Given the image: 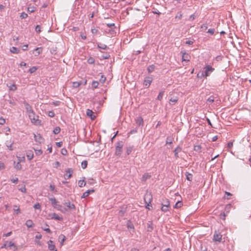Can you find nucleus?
<instances>
[{"label": "nucleus", "instance_id": "nucleus-1", "mask_svg": "<svg viewBox=\"0 0 251 251\" xmlns=\"http://www.w3.org/2000/svg\"><path fill=\"white\" fill-rule=\"evenodd\" d=\"M161 210L164 212H167L169 210L170 201L167 199H162L161 201Z\"/></svg>", "mask_w": 251, "mask_h": 251}, {"label": "nucleus", "instance_id": "nucleus-2", "mask_svg": "<svg viewBox=\"0 0 251 251\" xmlns=\"http://www.w3.org/2000/svg\"><path fill=\"white\" fill-rule=\"evenodd\" d=\"M215 69L210 65H206L204 68V71L202 73V75L205 76H209L211 73L214 71Z\"/></svg>", "mask_w": 251, "mask_h": 251}, {"label": "nucleus", "instance_id": "nucleus-3", "mask_svg": "<svg viewBox=\"0 0 251 251\" xmlns=\"http://www.w3.org/2000/svg\"><path fill=\"white\" fill-rule=\"evenodd\" d=\"M123 147V144L122 141L118 142L117 143V145L116 146V151H115V154L117 156H120L122 152Z\"/></svg>", "mask_w": 251, "mask_h": 251}, {"label": "nucleus", "instance_id": "nucleus-4", "mask_svg": "<svg viewBox=\"0 0 251 251\" xmlns=\"http://www.w3.org/2000/svg\"><path fill=\"white\" fill-rule=\"evenodd\" d=\"M28 115L32 123L35 125L38 124L39 123L38 116L35 115L34 111L28 114Z\"/></svg>", "mask_w": 251, "mask_h": 251}, {"label": "nucleus", "instance_id": "nucleus-5", "mask_svg": "<svg viewBox=\"0 0 251 251\" xmlns=\"http://www.w3.org/2000/svg\"><path fill=\"white\" fill-rule=\"evenodd\" d=\"M181 53L182 54V61L188 62L190 61V56L185 50H182Z\"/></svg>", "mask_w": 251, "mask_h": 251}, {"label": "nucleus", "instance_id": "nucleus-6", "mask_svg": "<svg viewBox=\"0 0 251 251\" xmlns=\"http://www.w3.org/2000/svg\"><path fill=\"white\" fill-rule=\"evenodd\" d=\"M222 235L219 232H215L213 235V240L220 242L222 240Z\"/></svg>", "mask_w": 251, "mask_h": 251}, {"label": "nucleus", "instance_id": "nucleus-7", "mask_svg": "<svg viewBox=\"0 0 251 251\" xmlns=\"http://www.w3.org/2000/svg\"><path fill=\"white\" fill-rule=\"evenodd\" d=\"M73 171L74 170L72 168H68L67 170H66V174L65 175V178L66 179H69L71 178L72 176Z\"/></svg>", "mask_w": 251, "mask_h": 251}, {"label": "nucleus", "instance_id": "nucleus-8", "mask_svg": "<svg viewBox=\"0 0 251 251\" xmlns=\"http://www.w3.org/2000/svg\"><path fill=\"white\" fill-rule=\"evenodd\" d=\"M152 81V78L151 77H146L144 80V85L148 88L151 85V82Z\"/></svg>", "mask_w": 251, "mask_h": 251}, {"label": "nucleus", "instance_id": "nucleus-9", "mask_svg": "<svg viewBox=\"0 0 251 251\" xmlns=\"http://www.w3.org/2000/svg\"><path fill=\"white\" fill-rule=\"evenodd\" d=\"M144 200L146 203H151L152 200V196L151 193H147L145 196Z\"/></svg>", "mask_w": 251, "mask_h": 251}, {"label": "nucleus", "instance_id": "nucleus-10", "mask_svg": "<svg viewBox=\"0 0 251 251\" xmlns=\"http://www.w3.org/2000/svg\"><path fill=\"white\" fill-rule=\"evenodd\" d=\"M24 104L25 106V109L28 114L33 111L31 106L27 102H25Z\"/></svg>", "mask_w": 251, "mask_h": 251}, {"label": "nucleus", "instance_id": "nucleus-11", "mask_svg": "<svg viewBox=\"0 0 251 251\" xmlns=\"http://www.w3.org/2000/svg\"><path fill=\"white\" fill-rule=\"evenodd\" d=\"M126 211V207L125 206H123L121 207V209L119 210L118 212L119 216L121 217H123Z\"/></svg>", "mask_w": 251, "mask_h": 251}, {"label": "nucleus", "instance_id": "nucleus-12", "mask_svg": "<svg viewBox=\"0 0 251 251\" xmlns=\"http://www.w3.org/2000/svg\"><path fill=\"white\" fill-rule=\"evenodd\" d=\"M64 204L66 205L70 210H75V207L73 203H71L70 201L66 202Z\"/></svg>", "mask_w": 251, "mask_h": 251}, {"label": "nucleus", "instance_id": "nucleus-13", "mask_svg": "<svg viewBox=\"0 0 251 251\" xmlns=\"http://www.w3.org/2000/svg\"><path fill=\"white\" fill-rule=\"evenodd\" d=\"M181 148L179 146H177L174 151V152L175 153V156L176 158H177L179 157L178 156V152H180L181 151Z\"/></svg>", "mask_w": 251, "mask_h": 251}, {"label": "nucleus", "instance_id": "nucleus-14", "mask_svg": "<svg viewBox=\"0 0 251 251\" xmlns=\"http://www.w3.org/2000/svg\"><path fill=\"white\" fill-rule=\"evenodd\" d=\"M48 248L50 251H54L55 248V245L53 244V241L51 240H49L48 242Z\"/></svg>", "mask_w": 251, "mask_h": 251}, {"label": "nucleus", "instance_id": "nucleus-15", "mask_svg": "<svg viewBox=\"0 0 251 251\" xmlns=\"http://www.w3.org/2000/svg\"><path fill=\"white\" fill-rule=\"evenodd\" d=\"M94 192V189H91V190H88L86 191V192L83 193V194H82V195L81 196V198H85L87 197L91 193H93Z\"/></svg>", "mask_w": 251, "mask_h": 251}, {"label": "nucleus", "instance_id": "nucleus-16", "mask_svg": "<svg viewBox=\"0 0 251 251\" xmlns=\"http://www.w3.org/2000/svg\"><path fill=\"white\" fill-rule=\"evenodd\" d=\"M136 123L139 126H143L144 124L143 119L141 117H138L136 119Z\"/></svg>", "mask_w": 251, "mask_h": 251}, {"label": "nucleus", "instance_id": "nucleus-17", "mask_svg": "<svg viewBox=\"0 0 251 251\" xmlns=\"http://www.w3.org/2000/svg\"><path fill=\"white\" fill-rule=\"evenodd\" d=\"M86 114L88 117H90L92 120L95 118V116L93 115V112L92 110L88 109L86 111Z\"/></svg>", "mask_w": 251, "mask_h": 251}, {"label": "nucleus", "instance_id": "nucleus-18", "mask_svg": "<svg viewBox=\"0 0 251 251\" xmlns=\"http://www.w3.org/2000/svg\"><path fill=\"white\" fill-rule=\"evenodd\" d=\"M49 200L51 201L52 206L55 208V206L57 205L58 202L55 198H50Z\"/></svg>", "mask_w": 251, "mask_h": 251}, {"label": "nucleus", "instance_id": "nucleus-19", "mask_svg": "<svg viewBox=\"0 0 251 251\" xmlns=\"http://www.w3.org/2000/svg\"><path fill=\"white\" fill-rule=\"evenodd\" d=\"M7 85L10 91H15L17 89L16 85L15 84H7Z\"/></svg>", "mask_w": 251, "mask_h": 251}, {"label": "nucleus", "instance_id": "nucleus-20", "mask_svg": "<svg viewBox=\"0 0 251 251\" xmlns=\"http://www.w3.org/2000/svg\"><path fill=\"white\" fill-rule=\"evenodd\" d=\"M26 156L29 160H31L33 157V153L32 151H29L26 152Z\"/></svg>", "mask_w": 251, "mask_h": 251}, {"label": "nucleus", "instance_id": "nucleus-21", "mask_svg": "<svg viewBox=\"0 0 251 251\" xmlns=\"http://www.w3.org/2000/svg\"><path fill=\"white\" fill-rule=\"evenodd\" d=\"M14 168L17 170H21L22 169V165L21 163L19 162H16V161L14 162Z\"/></svg>", "mask_w": 251, "mask_h": 251}, {"label": "nucleus", "instance_id": "nucleus-22", "mask_svg": "<svg viewBox=\"0 0 251 251\" xmlns=\"http://www.w3.org/2000/svg\"><path fill=\"white\" fill-rule=\"evenodd\" d=\"M25 225L27 227L29 228L32 227L33 226L34 224L31 220H28L26 221L25 223Z\"/></svg>", "mask_w": 251, "mask_h": 251}, {"label": "nucleus", "instance_id": "nucleus-23", "mask_svg": "<svg viewBox=\"0 0 251 251\" xmlns=\"http://www.w3.org/2000/svg\"><path fill=\"white\" fill-rule=\"evenodd\" d=\"M151 176L149 174L146 173L143 176L142 180V181H146L148 179L151 178Z\"/></svg>", "mask_w": 251, "mask_h": 251}, {"label": "nucleus", "instance_id": "nucleus-24", "mask_svg": "<svg viewBox=\"0 0 251 251\" xmlns=\"http://www.w3.org/2000/svg\"><path fill=\"white\" fill-rule=\"evenodd\" d=\"M10 51L14 53H19L20 52V50L15 47H13L11 48Z\"/></svg>", "mask_w": 251, "mask_h": 251}, {"label": "nucleus", "instance_id": "nucleus-25", "mask_svg": "<svg viewBox=\"0 0 251 251\" xmlns=\"http://www.w3.org/2000/svg\"><path fill=\"white\" fill-rule=\"evenodd\" d=\"M133 146H129L126 147V152L127 155H129L131 153L133 150Z\"/></svg>", "mask_w": 251, "mask_h": 251}, {"label": "nucleus", "instance_id": "nucleus-26", "mask_svg": "<svg viewBox=\"0 0 251 251\" xmlns=\"http://www.w3.org/2000/svg\"><path fill=\"white\" fill-rule=\"evenodd\" d=\"M201 145H196L194 147V150L198 152H201Z\"/></svg>", "mask_w": 251, "mask_h": 251}, {"label": "nucleus", "instance_id": "nucleus-27", "mask_svg": "<svg viewBox=\"0 0 251 251\" xmlns=\"http://www.w3.org/2000/svg\"><path fill=\"white\" fill-rule=\"evenodd\" d=\"M186 179L189 181H192L193 179V175L188 173H186Z\"/></svg>", "mask_w": 251, "mask_h": 251}, {"label": "nucleus", "instance_id": "nucleus-28", "mask_svg": "<svg viewBox=\"0 0 251 251\" xmlns=\"http://www.w3.org/2000/svg\"><path fill=\"white\" fill-rule=\"evenodd\" d=\"M34 139L36 142H38L39 143H41V140H42L40 134H38V135L34 134Z\"/></svg>", "mask_w": 251, "mask_h": 251}, {"label": "nucleus", "instance_id": "nucleus-29", "mask_svg": "<svg viewBox=\"0 0 251 251\" xmlns=\"http://www.w3.org/2000/svg\"><path fill=\"white\" fill-rule=\"evenodd\" d=\"M183 205L182 202L181 201H178L175 205L174 208H179L182 207Z\"/></svg>", "mask_w": 251, "mask_h": 251}, {"label": "nucleus", "instance_id": "nucleus-30", "mask_svg": "<svg viewBox=\"0 0 251 251\" xmlns=\"http://www.w3.org/2000/svg\"><path fill=\"white\" fill-rule=\"evenodd\" d=\"M155 66L154 65H150L148 67V71L149 72V73H151V72H152L154 69H155Z\"/></svg>", "mask_w": 251, "mask_h": 251}, {"label": "nucleus", "instance_id": "nucleus-31", "mask_svg": "<svg viewBox=\"0 0 251 251\" xmlns=\"http://www.w3.org/2000/svg\"><path fill=\"white\" fill-rule=\"evenodd\" d=\"M78 184L79 187H82L86 185V182L84 181V180H80L78 182Z\"/></svg>", "mask_w": 251, "mask_h": 251}, {"label": "nucleus", "instance_id": "nucleus-32", "mask_svg": "<svg viewBox=\"0 0 251 251\" xmlns=\"http://www.w3.org/2000/svg\"><path fill=\"white\" fill-rule=\"evenodd\" d=\"M164 91H161V92H160V93H159V95H158L157 98V99L158 100H162L163 96L164 95Z\"/></svg>", "mask_w": 251, "mask_h": 251}, {"label": "nucleus", "instance_id": "nucleus-33", "mask_svg": "<svg viewBox=\"0 0 251 251\" xmlns=\"http://www.w3.org/2000/svg\"><path fill=\"white\" fill-rule=\"evenodd\" d=\"M99 82L97 81H93L92 83V86L93 88H97L99 85Z\"/></svg>", "mask_w": 251, "mask_h": 251}, {"label": "nucleus", "instance_id": "nucleus-34", "mask_svg": "<svg viewBox=\"0 0 251 251\" xmlns=\"http://www.w3.org/2000/svg\"><path fill=\"white\" fill-rule=\"evenodd\" d=\"M52 219H54L56 220H62V218L59 217L58 215L56 214L55 213L53 214V216L51 218Z\"/></svg>", "mask_w": 251, "mask_h": 251}, {"label": "nucleus", "instance_id": "nucleus-35", "mask_svg": "<svg viewBox=\"0 0 251 251\" xmlns=\"http://www.w3.org/2000/svg\"><path fill=\"white\" fill-rule=\"evenodd\" d=\"M81 82H77V81L73 82V87L74 88H77L81 85Z\"/></svg>", "mask_w": 251, "mask_h": 251}, {"label": "nucleus", "instance_id": "nucleus-36", "mask_svg": "<svg viewBox=\"0 0 251 251\" xmlns=\"http://www.w3.org/2000/svg\"><path fill=\"white\" fill-rule=\"evenodd\" d=\"M38 69V68L37 67H35V66H33L32 67H31V68H30L29 70H28V72L30 73V74H32L34 72H35Z\"/></svg>", "mask_w": 251, "mask_h": 251}, {"label": "nucleus", "instance_id": "nucleus-37", "mask_svg": "<svg viewBox=\"0 0 251 251\" xmlns=\"http://www.w3.org/2000/svg\"><path fill=\"white\" fill-rule=\"evenodd\" d=\"M207 101L209 103H212L215 101V97L213 96H211L209 97L208 99L207 100Z\"/></svg>", "mask_w": 251, "mask_h": 251}, {"label": "nucleus", "instance_id": "nucleus-38", "mask_svg": "<svg viewBox=\"0 0 251 251\" xmlns=\"http://www.w3.org/2000/svg\"><path fill=\"white\" fill-rule=\"evenodd\" d=\"M60 131V128L58 126H57L56 127H55L53 129V133L54 134H58Z\"/></svg>", "mask_w": 251, "mask_h": 251}, {"label": "nucleus", "instance_id": "nucleus-39", "mask_svg": "<svg viewBox=\"0 0 251 251\" xmlns=\"http://www.w3.org/2000/svg\"><path fill=\"white\" fill-rule=\"evenodd\" d=\"M87 62L90 64H93L95 63V59L93 57H90L88 59Z\"/></svg>", "mask_w": 251, "mask_h": 251}, {"label": "nucleus", "instance_id": "nucleus-40", "mask_svg": "<svg viewBox=\"0 0 251 251\" xmlns=\"http://www.w3.org/2000/svg\"><path fill=\"white\" fill-rule=\"evenodd\" d=\"M18 159V162H22L25 161V157L24 156H17Z\"/></svg>", "mask_w": 251, "mask_h": 251}, {"label": "nucleus", "instance_id": "nucleus-41", "mask_svg": "<svg viewBox=\"0 0 251 251\" xmlns=\"http://www.w3.org/2000/svg\"><path fill=\"white\" fill-rule=\"evenodd\" d=\"M87 161L86 160H84L81 163V167L84 169H85L87 166Z\"/></svg>", "mask_w": 251, "mask_h": 251}, {"label": "nucleus", "instance_id": "nucleus-42", "mask_svg": "<svg viewBox=\"0 0 251 251\" xmlns=\"http://www.w3.org/2000/svg\"><path fill=\"white\" fill-rule=\"evenodd\" d=\"M65 238H66L65 236L63 234H61L59 236V239H61V241L60 242L61 245H62L63 244V243L65 240Z\"/></svg>", "mask_w": 251, "mask_h": 251}, {"label": "nucleus", "instance_id": "nucleus-43", "mask_svg": "<svg viewBox=\"0 0 251 251\" xmlns=\"http://www.w3.org/2000/svg\"><path fill=\"white\" fill-rule=\"evenodd\" d=\"M105 80H106V77L103 75H101L100 76V81L101 83H103L105 82Z\"/></svg>", "mask_w": 251, "mask_h": 251}, {"label": "nucleus", "instance_id": "nucleus-44", "mask_svg": "<svg viewBox=\"0 0 251 251\" xmlns=\"http://www.w3.org/2000/svg\"><path fill=\"white\" fill-rule=\"evenodd\" d=\"M56 208L58 210H59L61 212H64V211L63 210V208H62V206L60 205V204H57V205L56 206H55V208Z\"/></svg>", "mask_w": 251, "mask_h": 251}, {"label": "nucleus", "instance_id": "nucleus-45", "mask_svg": "<svg viewBox=\"0 0 251 251\" xmlns=\"http://www.w3.org/2000/svg\"><path fill=\"white\" fill-rule=\"evenodd\" d=\"M98 47L99 48L103 49V50L107 48L106 45H105L104 44H99L98 45Z\"/></svg>", "mask_w": 251, "mask_h": 251}, {"label": "nucleus", "instance_id": "nucleus-46", "mask_svg": "<svg viewBox=\"0 0 251 251\" xmlns=\"http://www.w3.org/2000/svg\"><path fill=\"white\" fill-rule=\"evenodd\" d=\"M50 190L52 192H56L57 191L55 189V186L52 184H50Z\"/></svg>", "mask_w": 251, "mask_h": 251}, {"label": "nucleus", "instance_id": "nucleus-47", "mask_svg": "<svg viewBox=\"0 0 251 251\" xmlns=\"http://www.w3.org/2000/svg\"><path fill=\"white\" fill-rule=\"evenodd\" d=\"M182 14L181 12H177L175 18H176V19L178 18V19H180L182 18Z\"/></svg>", "mask_w": 251, "mask_h": 251}, {"label": "nucleus", "instance_id": "nucleus-48", "mask_svg": "<svg viewBox=\"0 0 251 251\" xmlns=\"http://www.w3.org/2000/svg\"><path fill=\"white\" fill-rule=\"evenodd\" d=\"M27 14L26 13H25V12L22 13L21 14V16H20V17L22 19H25V18H27Z\"/></svg>", "mask_w": 251, "mask_h": 251}, {"label": "nucleus", "instance_id": "nucleus-49", "mask_svg": "<svg viewBox=\"0 0 251 251\" xmlns=\"http://www.w3.org/2000/svg\"><path fill=\"white\" fill-rule=\"evenodd\" d=\"M35 31L38 33H40L41 32V26L39 25H37L35 27Z\"/></svg>", "mask_w": 251, "mask_h": 251}, {"label": "nucleus", "instance_id": "nucleus-50", "mask_svg": "<svg viewBox=\"0 0 251 251\" xmlns=\"http://www.w3.org/2000/svg\"><path fill=\"white\" fill-rule=\"evenodd\" d=\"M55 114L53 111H50L48 112V116L50 117H53Z\"/></svg>", "mask_w": 251, "mask_h": 251}, {"label": "nucleus", "instance_id": "nucleus-51", "mask_svg": "<svg viewBox=\"0 0 251 251\" xmlns=\"http://www.w3.org/2000/svg\"><path fill=\"white\" fill-rule=\"evenodd\" d=\"M214 32H215L214 28H210L207 31V33H210L211 35H213L214 33Z\"/></svg>", "mask_w": 251, "mask_h": 251}, {"label": "nucleus", "instance_id": "nucleus-52", "mask_svg": "<svg viewBox=\"0 0 251 251\" xmlns=\"http://www.w3.org/2000/svg\"><path fill=\"white\" fill-rule=\"evenodd\" d=\"M33 207L36 209H40L41 208V205L39 203H36Z\"/></svg>", "mask_w": 251, "mask_h": 251}, {"label": "nucleus", "instance_id": "nucleus-53", "mask_svg": "<svg viewBox=\"0 0 251 251\" xmlns=\"http://www.w3.org/2000/svg\"><path fill=\"white\" fill-rule=\"evenodd\" d=\"M35 153L37 155H40L42 153V151L41 150H35Z\"/></svg>", "mask_w": 251, "mask_h": 251}, {"label": "nucleus", "instance_id": "nucleus-54", "mask_svg": "<svg viewBox=\"0 0 251 251\" xmlns=\"http://www.w3.org/2000/svg\"><path fill=\"white\" fill-rule=\"evenodd\" d=\"M5 120L2 117H0V125H3L5 124Z\"/></svg>", "mask_w": 251, "mask_h": 251}, {"label": "nucleus", "instance_id": "nucleus-55", "mask_svg": "<svg viewBox=\"0 0 251 251\" xmlns=\"http://www.w3.org/2000/svg\"><path fill=\"white\" fill-rule=\"evenodd\" d=\"M8 246L10 247H14L15 248V250L17 249V248L15 246V244L11 241L9 242Z\"/></svg>", "mask_w": 251, "mask_h": 251}, {"label": "nucleus", "instance_id": "nucleus-56", "mask_svg": "<svg viewBox=\"0 0 251 251\" xmlns=\"http://www.w3.org/2000/svg\"><path fill=\"white\" fill-rule=\"evenodd\" d=\"M42 229L46 231L47 232L49 233H51V231L50 229L49 228H48V227H47V228H43L42 227Z\"/></svg>", "mask_w": 251, "mask_h": 251}, {"label": "nucleus", "instance_id": "nucleus-57", "mask_svg": "<svg viewBox=\"0 0 251 251\" xmlns=\"http://www.w3.org/2000/svg\"><path fill=\"white\" fill-rule=\"evenodd\" d=\"M60 163H59V161H56L54 163V167L57 168L58 167L60 166Z\"/></svg>", "mask_w": 251, "mask_h": 251}, {"label": "nucleus", "instance_id": "nucleus-58", "mask_svg": "<svg viewBox=\"0 0 251 251\" xmlns=\"http://www.w3.org/2000/svg\"><path fill=\"white\" fill-rule=\"evenodd\" d=\"M201 29H206L207 28V25L206 24H204L203 25H202L201 26Z\"/></svg>", "mask_w": 251, "mask_h": 251}, {"label": "nucleus", "instance_id": "nucleus-59", "mask_svg": "<svg viewBox=\"0 0 251 251\" xmlns=\"http://www.w3.org/2000/svg\"><path fill=\"white\" fill-rule=\"evenodd\" d=\"M60 104V101H55L52 102V104H53L55 106H58V105H59Z\"/></svg>", "mask_w": 251, "mask_h": 251}, {"label": "nucleus", "instance_id": "nucleus-60", "mask_svg": "<svg viewBox=\"0 0 251 251\" xmlns=\"http://www.w3.org/2000/svg\"><path fill=\"white\" fill-rule=\"evenodd\" d=\"M233 147V143L231 142H229L227 144V148L228 149H231Z\"/></svg>", "mask_w": 251, "mask_h": 251}, {"label": "nucleus", "instance_id": "nucleus-61", "mask_svg": "<svg viewBox=\"0 0 251 251\" xmlns=\"http://www.w3.org/2000/svg\"><path fill=\"white\" fill-rule=\"evenodd\" d=\"M170 100L171 102H173V104L175 103L177 101V100L176 99H174V98H171Z\"/></svg>", "mask_w": 251, "mask_h": 251}, {"label": "nucleus", "instance_id": "nucleus-62", "mask_svg": "<svg viewBox=\"0 0 251 251\" xmlns=\"http://www.w3.org/2000/svg\"><path fill=\"white\" fill-rule=\"evenodd\" d=\"M196 18V16L194 14L191 15L189 17V20L193 21Z\"/></svg>", "mask_w": 251, "mask_h": 251}, {"label": "nucleus", "instance_id": "nucleus-63", "mask_svg": "<svg viewBox=\"0 0 251 251\" xmlns=\"http://www.w3.org/2000/svg\"><path fill=\"white\" fill-rule=\"evenodd\" d=\"M27 48H28V45H25L23 46L22 47V50H27Z\"/></svg>", "mask_w": 251, "mask_h": 251}, {"label": "nucleus", "instance_id": "nucleus-64", "mask_svg": "<svg viewBox=\"0 0 251 251\" xmlns=\"http://www.w3.org/2000/svg\"><path fill=\"white\" fill-rule=\"evenodd\" d=\"M28 11L32 13L34 11V7H28Z\"/></svg>", "mask_w": 251, "mask_h": 251}]
</instances>
